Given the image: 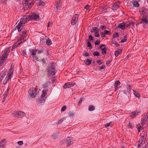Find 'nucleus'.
<instances>
[{"mask_svg": "<svg viewBox=\"0 0 148 148\" xmlns=\"http://www.w3.org/2000/svg\"><path fill=\"white\" fill-rule=\"evenodd\" d=\"M6 73L5 72H2L0 74V82H1L3 80V84L4 85H5L8 82L11 78L9 77L6 75Z\"/></svg>", "mask_w": 148, "mask_h": 148, "instance_id": "f257e3e1", "label": "nucleus"}, {"mask_svg": "<svg viewBox=\"0 0 148 148\" xmlns=\"http://www.w3.org/2000/svg\"><path fill=\"white\" fill-rule=\"evenodd\" d=\"M55 64L52 62L51 63V66H48L47 69V71L49 72V74L54 75L57 72V71L55 69Z\"/></svg>", "mask_w": 148, "mask_h": 148, "instance_id": "f03ea898", "label": "nucleus"}, {"mask_svg": "<svg viewBox=\"0 0 148 148\" xmlns=\"http://www.w3.org/2000/svg\"><path fill=\"white\" fill-rule=\"evenodd\" d=\"M12 115L14 117L17 118H22L25 116V113L22 111H15L12 114Z\"/></svg>", "mask_w": 148, "mask_h": 148, "instance_id": "7ed1b4c3", "label": "nucleus"}, {"mask_svg": "<svg viewBox=\"0 0 148 148\" xmlns=\"http://www.w3.org/2000/svg\"><path fill=\"white\" fill-rule=\"evenodd\" d=\"M38 89L37 88L32 87L30 88L29 91V95L32 97H35L38 93Z\"/></svg>", "mask_w": 148, "mask_h": 148, "instance_id": "20e7f679", "label": "nucleus"}, {"mask_svg": "<svg viewBox=\"0 0 148 148\" xmlns=\"http://www.w3.org/2000/svg\"><path fill=\"white\" fill-rule=\"evenodd\" d=\"M145 136L144 135L140 137V138L138 141V144L137 146L138 148H139L143 145L144 142V141H145Z\"/></svg>", "mask_w": 148, "mask_h": 148, "instance_id": "39448f33", "label": "nucleus"}, {"mask_svg": "<svg viewBox=\"0 0 148 148\" xmlns=\"http://www.w3.org/2000/svg\"><path fill=\"white\" fill-rule=\"evenodd\" d=\"M78 15L77 14H76L73 15L71 22L72 25H74L77 23L78 21Z\"/></svg>", "mask_w": 148, "mask_h": 148, "instance_id": "423d86ee", "label": "nucleus"}, {"mask_svg": "<svg viewBox=\"0 0 148 148\" xmlns=\"http://www.w3.org/2000/svg\"><path fill=\"white\" fill-rule=\"evenodd\" d=\"M130 92V86L127 85L124 87V92L126 94H128Z\"/></svg>", "mask_w": 148, "mask_h": 148, "instance_id": "0eeeda50", "label": "nucleus"}, {"mask_svg": "<svg viewBox=\"0 0 148 148\" xmlns=\"http://www.w3.org/2000/svg\"><path fill=\"white\" fill-rule=\"evenodd\" d=\"M27 32V31L26 30H24L23 31L21 36H20V40H23L24 38L26 37Z\"/></svg>", "mask_w": 148, "mask_h": 148, "instance_id": "6e6552de", "label": "nucleus"}, {"mask_svg": "<svg viewBox=\"0 0 148 148\" xmlns=\"http://www.w3.org/2000/svg\"><path fill=\"white\" fill-rule=\"evenodd\" d=\"M140 13L143 15V17L147 18L148 15V10L145 8H144L140 12Z\"/></svg>", "mask_w": 148, "mask_h": 148, "instance_id": "1a4fd4ad", "label": "nucleus"}, {"mask_svg": "<svg viewBox=\"0 0 148 148\" xmlns=\"http://www.w3.org/2000/svg\"><path fill=\"white\" fill-rule=\"evenodd\" d=\"M13 66H12L11 65L10 68L9 70L8 71V74L7 75L9 77H10L11 78L12 75L13 73Z\"/></svg>", "mask_w": 148, "mask_h": 148, "instance_id": "9d476101", "label": "nucleus"}, {"mask_svg": "<svg viewBox=\"0 0 148 148\" xmlns=\"http://www.w3.org/2000/svg\"><path fill=\"white\" fill-rule=\"evenodd\" d=\"M24 25H22L21 24L19 23L18 25L15 27L14 30L16 29L17 28L18 32H20L21 31Z\"/></svg>", "mask_w": 148, "mask_h": 148, "instance_id": "9b49d317", "label": "nucleus"}, {"mask_svg": "<svg viewBox=\"0 0 148 148\" xmlns=\"http://www.w3.org/2000/svg\"><path fill=\"white\" fill-rule=\"evenodd\" d=\"M31 19L32 20L35 21L37 19L39 18V16L35 14H33L31 16Z\"/></svg>", "mask_w": 148, "mask_h": 148, "instance_id": "f8f14e48", "label": "nucleus"}, {"mask_svg": "<svg viewBox=\"0 0 148 148\" xmlns=\"http://www.w3.org/2000/svg\"><path fill=\"white\" fill-rule=\"evenodd\" d=\"M143 22L145 23V24L146 25H147L148 27V21L146 18L145 17H144V18H143L141 19V22H140L139 23H138L136 25H138L139 24L141 23H142Z\"/></svg>", "mask_w": 148, "mask_h": 148, "instance_id": "ddd939ff", "label": "nucleus"}, {"mask_svg": "<svg viewBox=\"0 0 148 148\" xmlns=\"http://www.w3.org/2000/svg\"><path fill=\"white\" fill-rule=\"evenodd\" d=\"M139 113V112L137 110H135L133 112H132L130 114V116L132 118H134L136 117L137 114Z\"/></svg>", "mask_w": 148, "mask_h": 148, "instance_id": "4468645a", "label": "nucleus"}, {"mask_svg": "<svg viewBox=\"0 0 148 148\" xmlns=\"http://www.w3.org/2000/svg\"><path fill=\"white\" fill-rule=\"evenodd\" d=\"M74 85L68 82L65 84L63 86L64 88H70L73 86Z\"/></svg>", "mask_w": 148, "mask_h": 148, "instance_id": "2eb2a0df", "label": "nucleus"}, {"mask_svg": "<svg viewBox=\"0 0 148 148\" xmlns=\"http://www.w3.org/2000/svg\"><path fill=\"white\" fill-rule=\"evenodd\" d=\"M72 141V140L70 138V137H68L66 140V142L67 143V146L69 147L71 145V142Z\"/></svg>", "mask_w": 148, "mask_h": 148, "instance_id": "dca6fc26", "label": "nucleus"}, {"mask_svg": "<svg viewBox=\"0 0 148 148\" xmlns=\"http://www.w3.org/2000/svg\"><path fill=\"white\" fill-rule=\"evenodd\" d=\"M37 50V51H38V53H43L44 49V48L42 46H40L38 48Z\"/></svg>", "mask_w": 148, "mask_h": 148, "instance_id": "f3484780", "label": "nucleus"}, {"mask_svg": "<svg viewBox=\"0 0 148 148\" xmlns=\"http://www.w3.org/2000/svg\"><path fill=\"white\" fill-rule=\"evenodd\" d=\"M125 25L124 22L118 24V27L121 28L123 30H124L125 29Z\"/></svg>", "mask_w": 148, "mask_h": 148, "instance_id": "a211bd4d", "label": "nucleus"}, {"mask_svg": "<svg viewBox=\"0 0 148 148\" xmlns=\"http://www.w3.org/2000/svg\"><path fill=\"white\" fill-rule=\"evenodd\" d=\"M22 42V41H21L20 42L18 43V42H16L13 45L12 47V50L15 49L16 47H17L18 45H20L21 43Z\"/></svg>", "mask_w": 148, "mask_h": 148, "instance_id": "6ab92c4d", "label": "nucleus"}, {"mask_svg": "<svg viewBox=\"0 0 148 148\" xmlns=\"http://www.w3.org/2000/svg\"><path fill=\"white\" fill-rule=\"evenodd\" d=\"M23 18L26 22L31 20V16H30V15L24 16H23Z\"/></svg>", "mask_w": 148, "mask_h": 148, "instance_id": "aec40b11", "label": "nucleus"}, {"mask_svg": "<svg viewBox=\"0 0 148 148\" xmlns=\"http://www.w3.org/2000/svg\"><path fill=\"white\" fill-rule=\"evenodd\" d=\"M29 51H30L32 55L34 56L36 55V52L37 51V50H36V49H30Z\"/></svg>", "mask_w": 148, "mask_h": 148, "instance_id": "412c9836", "label": "nucleus"}, {"mask_svg": "<svg viewBox=\"0 0 148 148\" xmlns=\"http://www.w3.org/2000/svg\"><path fill=\"white\" fill-rule=\"evenodd\" d=\"M85 64L86 65H89L91 63L92 60L89 59H87L86 61L84 60Z\"/></svg>", "mask_w": 148, "mask_h": 148, "instance_id": "4be33fe9", "label": "nucleus"}, {"mask_svg": "<svg viewBox=\"0 0 148 148\" xmlns=\"http://www.w3.org/2000/svg\"><path fill=\"white\" fill-rule=\"evenodd\" d=\"M136 127L137 128L138 133L140 132L141 130H143V128L142 127L140 124H138L136 125Z\"/></svg>", "mask_w": 148, "mask_h": 148, "instance_id": "5701e85b", "label": "nucleus"}, {"mask_svg": "<svg viewBox=\"0 0 148 148\" xmlns=\"http://www.w3.org/2000/svg\"><path fill=\"white\" fill-rule=\"evenodd\" d=\"M122 51L121 49H119L118 51H116L114 52V55L116 57H117L119 54L121 53Z\"/></svg>", "mask_w": 148, "mask_h": 148, "instance_id": "b1692460", "label": "nucleus"}, {"mask_svg": "<svg viewBox=\"0 0 148 148\" xmlns=\"http://www.w3.org/2000/svg\"><path fill=\"white\" fill-rule=\"evenodd\" d=\"M33 3L32 2H30L27 4V5H26L25 6V8H27V7H28V8H27V9L28 8L30 9L31 7L33 6Z\"/></svg>", "mask_w": 148, "mask_h": 148, "instance_id": "393cba45", "label": "nucleus"}, {"mask_svg": "<svg viewBox=\"0 0 148 148\" xmlns=\"http://www.w3.org/2000/svg\"><path fill=\"white\" fill-rule=\"evenodd\" d=\"M48 91V90H44L42 91V93L41 96V97L42 98H44L46 94H47Z\"/></svg>", "mask_w": 148, "mask_h": 148, "instance_id": "a878e982", "label": "nucleus"}, {"mask_svg": "<svg viewBox=\"0 0 148 148\" xmlns=\"http://www.w3.org/2000/svg\"><path fill=\"white\" fill-rule=\"evenodd\" d=\"M97 27H92L91 29V32H97L98 31H99V29H97Z\"/></svg>", "mask_w": 148, "mask_h": 148, "instance_id": "bb28decb", "label": "nucleus"}, {"mask_svg": "<svg viewBox=\"0 0 148 148\" xmlns=\"http://www.w3.org/2000/svg\"><path fill=\"white\" fill-rule=\"evenodd\" d=\"M101 50L102 51L101 52V53L102 54H106L107 50V49L106 47H103V49H101Z\"/></svg>", "mask_w": 148, "mask_h": 148, "instance_id": "cd10ccee", "label": "nucleus"}, {"mask_svg": "<svg viewBox=\"0 0 148 148\" xmlns=\"http://www.w3.org/2000/svg\"><path fill=\"white\" fill-rule=\"evenodd\" d=\"M26 23V22H25V20L24 19V18H21L20 20V21L19 23L21 24L22 25H23L24 24H25Z\"/></svg>", "mask_w": 148, "mask_h": 148, "instance_id": "c85d7f7f", "label": "nucleus"}, {"mask_svg": "<svg viewBox=\"0 0 148 148\" xmlns=\"http://www.w3.org/2000/svg\"><path fill=\"white\" fill-rule=\"evenodd\" d=\"M46 43L48 46L51 45L52 44V42L51 39L49 38H48L47 40Z\"/></svg>", "mask_w": 148, "mask_h": 148, "instance_id": "c756f323", "label": "nucleus"}, {"mask_svg": "<svg viewBox=\"0 0 148 148\" xmlns=\"http://www.w3.org/2000/svg\"><path fill=\"white\" fill-rule=\"evenodd\" d=\"M4 52V53L3 54L2 56L0 57V58H2L3 59H5V58H7V56L8 55V54L7 53H5Z\"/></svg>", "mask_w": 148, "mask_h": 148, "instance_id": "7c9ffc66", "label": "nucleus"}, {"mask_svg": "<svg viewBox=\"0 0 148 148\" xmlns=\"http://www.w3.org/2000/svg\"><path fill=\"white\" fill-rule=\"evenodd\" d=\"M119 6L116 3H114L113 5V7L116 10L119 8Z\"/></svg>", "mask_w": 148, "mask_h": 148, "instance_id": "2f4dec72", "label": "nucleus"}, {"mask_svg": "<svg viewBox=\"0 0 148 148\" xmlns=\"http://www.w3.org/2000/svg\"><path fill=\"white\" fill-rule=\"evenodd\" d=\"M95 110V108L93 106H90L89 107L88 110L89 111H91L94 110Z\"/></svg>", "mask_w": 148, "mask_h": 148, "instance_id": "473e14b6", "label": "nucleus"}, {"mask_svg": "<svg viewBox=\"0 0 148 148\" xmlns=\"http://www.w3.org/2000/svg\"><path fill=\"white\" fill-rule=\"evenodd\" d=\"M5 61V59H3L0 58V66H1Z\"/></svg>", "mask_w": 148, "mask_h": 148, "instance_id": "72a5a7b5", "label": "nucleus"}, {"mask_svg": "<svg viewBox=\"0 0 148 148\" xmlns=\"http://www.w3.org/2000/svg\"><path fill=\"white\" fill-rule=\"evenodd\" d=\"M133 4L134 6L137 7H138L139 5V3L137 1L133 2Z\"/></svg>", "mask_w": 148, "mask_h": 148, "instance_id": "f704fd0d", "label": "nucleus"}, {"mask_svg": "<svg viewBox=\"0 0 148 148\" xmlns=\"http://www.w3.org/2000/svg\"><path fill=\"white\" fill-rule=\"evenodd\" d=\"M93 55L95 56H100V53L98 51H95L93 53Z\"/></svg>", "mask_w": 148, "mask_h": 148, "instance_id": "c9c22d12", "label": "nucleus"}, {"mask_svg": "<svg viewBox=\"0 0 148 148\" xmlns=\"http://www.w3.org/2000/svg\"><path fill=\"white\" fill-rule=\"evenodd\" d=\"M9 88H8L6 90V91H5L3 94L4 96H5L7 97V96L8 95V92H9Z\"/></svg>", "mask_w": 148, "mask_h": 148, "instance_id": "e433bc0d", "label": "nucleus"}, {"mask_svg": "<svg viewBox=\"0 0 148 148\" xmlns=\"http://www.w3.org/2000/svg\"><path fill=\"white\" fill-rule=\"evenodd\" d=\"M127 37L126 36H124V38L122 39L121 42H124L127 41Z\"/></svg>", "mask_w": 148, "mask_h": 148, "instance_id": "4c0bfd02", "label": "nucleus"}, {"mask_svg": "<svg viewBox=\"0 0 148 148\" xmlns=\"http://www.w3.org/2000/svg\"><path fill=\"white\" fill-rule=\"evenodd\" d=\"M119 35L118 33H117V32H116L113 34V38H119Z\"/></svg>", "mask_w": 148, "mask_h": 148, "instance_id": "58836bf2", "label": "nucleus"}, {"mask_svg": "<svg viewBox=\"0 0 148 148\" xmlns=\"http://www.w3.org/2000/svg\"><path fill=\"white\" fill-rule=\"evenodd\" d=\"M120 84V81L119 80H117L115 82L114 86H119Z\"/></svg>", "mask_w": 148, "mask_h": 148, "instance_id": "ea45409f", "label": "nucleus"}, {"mask_svg": "<svg viewBox=\"0 0 148 148\" xmlns=\"http://www.w3.org/2000/svg\"><path fill=\"white\" fill-rule=\"evenodd\" d=\"M146 122L147 121L143 119L141 120V123L142 125H143L146 124Z\"/></svg>", "mask_w": 148, "mask_h": 148, "instance_id": "a19ab883", "label": "nucleus"}, {"mask_svg": "<svg viewBox=\"0 0 148 148\" xmlns=\"http://www.w3.org/2000/svg\"><path fill=\"white\" fill-rule=\"evenodd\" d=\"M104 32L105 34L110 35L111 34L110 31H107L105 30H104Z\"/></svg>", "mask_w": 148, "mask_h": 148, "instance_id": "79ce46f5", "label": "nucleus"}, {"mask_svg": "<svg viewBox=\"0 0 148 148\" xmlns=\"http://www.w3.org/2000/svg\"><path fill=\"white\" fill-rule=\"evenodd\" d=\"M112 122H110L109 123H106V124L105 125V127H109L110 125L111 124H112Z\"/></svg>", "mask_w": 148, "mask_h": 148, "instance_id": "37998d69", "label": "nucleus"}, {"mask_svg": "<svg viewBox=\"0 0 148 148\" xmlns=\"http://www.w3.org/2000/svg\"><path fill=\"white\" fill-rule=\"evenodd\" d=\"M131 23L130 22L128 21L126 23V25H125V26L126 27H128L131 25Z\"/></svg>", "mask_w": 148, "mask_h": 148, "instance_id": "c03bdc74", "label": "nucleus"}, {"mask_svg": "<svg viewBox=\"0 0 148 148\" xmlns=\"http://www.w3.org/2000/svg\"><path fill=\"white\" fill-rule=\"evenodd\" d=\"M66 106L65 105L63 106L62 108L61 111L62 112H64L66 110Z\"/></svg>", "mask_w": 148, "mask_h": 148, "instance_id": "a18cd8bd", "label": "nucleus"}, {"mask_svg": "<svg viewBox=\"0 0 148 148\" xmlns=\"http://www.w3.org/2000/svg\"><path fill=\"white\" fill-rule=\"evenodd\" d=\"M134 94H135V96L137 97H139L140 95L139 93L137 92H136V91L134 90Z\"/></svg>", "mask_w": 148, "mask_h": 148, "instance_id": "49530a36", "label": "nucleus"}, {"mask_svg": "<svg viewBox=\"0 0 148 148\" xmlns=\"http://www.w3.org/2000/svg\"><path fill=\"white\" fill-rule=\"evenodd\" d=\"M99 32V31H98L97 32H95V35L96 37H99L100 36H99V34L98 33Z\"/></svg>", "mask_w": 148, "mask_h": 148, "instance_id": "de8ad7c7", "label": "nucleus"}, {"mask_svg": "<svg viewBox=\"0 0 148 148\" xmlns=\"http://www.w3.org/2000/svg\"><path fill=\"white\" fill-rule=\"evenodd\" d=\"M87 45L90 48H92V45L91 43L89 42H87Z\"/></svg>", "mask_w": 148, "mask_h": 148, "instance_id": "09e8293b", "label": "nucleus"}, {"mask_svg": "<svg viewBox=\"0 0 148 148\" xmlns=\"http://www.w3.org/2000/svg\"><path fill=\"white\" fill-rule=\"evenodd\" d=\"M29 0H24L23 2V4H25L29 2Z\"/></svg>", "mask_w": 148, "mask_h": 148, "instance_id": "8fccbe9b", "label": "nucleus"}, {"mask_svg": "<svg viewBox=\"0 0 148 148\" xmlns=\"http://www.w3.org/2000/svg\"><path fill=\"white\" fill-rule=\"evenodd\" d=\"M128 125L130 127V128H133L132 123L130 122V121L128 123Z\"/></svg>", "mask_w": 148, "mask_h": 148, "instance_id": "3c124183", "label": "nucleus"}, {"mask_svg": "<svg viewBox=\"0 0 148 148\" xmlns=\"http://www.w3.org/2000/svg\"><path fill=\"white\" fill-rule=\"evenodd\" d=\"M69 115L70 116H74V114L71 112H70L69 113Z\"/></svg>", "mask_w": 148, "mask_h": 148, "instance_id": "603ef678", "label": "nucleus"}, {"mask_svg": "<svg viewBox=\"0 0 148 148\" xmlns=\"http://www.w3.org/2000/svg\"><path fill=\"white\" fill-rule=\"evenodd\" d=\"M112 43L113 44H114V45L115 46H119V45L117 42H115L113 40H112Z\"/></svg>", "mask_w": 148, "mask_h": 148, "instance_id": "864d4df0", "label": "nucleus"}, {"mask_svg": "<svg viewBox=\"0 0 148 148\" xmlns=\"http://www.w3.org/2000/svg\"><path fill=\"white\" fill-rule=\"evenodd\" d=\"M52 25V23L51 22L49 21L48 23V25L47 26V28L50 27V26H51Z\"/></svg>", "mask_w": 148, "mask_h": 148, "instance_id": "5fc2aeb1", "label": "nucleus"}, {"mask_svg": "<svg viewBox=\"0 0 148 148\" xmlns=\"http://www.w3.org/2000/svg\"><path fill=\"white\" fill-rule=\"evenodd\" d=\"M83 54L84 56H89V53L88 52L84 53Z\"/></svg>", "mask_w": 148, "mask_h": 148, "instance_id": "6e6d98bb", "label": "nucleus"}, {"mask_svg": "<svg viewBox=\"0 0 148 148\" xmlns=\"http://www.w3.org/2000/svg\"><path fill=\"white\" fill-rule=\"evenodd\" d=\"M45 98H42L41 99H40V101L41 103H43L45 102Z\"/></svg>", "mask_w": 148, "mask_h": 148, "instance_id": "4d7b16f0", "label": "nucleus"}, {"mask_svg": "<svg viewBox=\"0 0 148 148\" xmlns=\"http://www.w3.org/2000/svg\"><path fill=\"white\" fill-rule=\"evenodd\" d=\"M90 7V6L88 5H86L85 7L84 8V9H86L87 10L89 9V8Z\"/></svg>", "mask_w": 148, "mask_h": 148, "instance_id": "13d9d810", "label": "nucleus"}, {"mask_svg": "<svg viewBox=\"0 0 148 148\" xmlns=\"http://www.w3.org/2000/svg\"><path fill=\"white\" fill-rule=\"evenodd\" d=\"M44 2L43 1H40L39 3V5L40 6H44Z\"/></svg>", "mask_w": 148, "mask_h": 148, "instance_id": "bf43d9fd", "label": "nucleus"}, {"mask_svg": "<svg viewBox=\"0 0 148 148\" xmlns=\"http://www.w3.org/2000/svg\"><path fill=\"white\" fill-rule=\"evenodd\" d=\"M18 144L20 145H21L23 144V141H19L17 143Z\"/></svg>", "mask_w": 148, "mask_h": 148, "instance_id": "052dcab7", "label": "nucleus"}, {"mask_svg": "<svg viewBox=\"0 0 148 148\" xmlns=\"http://www.w3.org/2000/svg\"><path fill=\"white\" fill-rule=\"evenodd\" d=\"M63 121V120L62 119H60V120H59L58 122H57V124H61L62 122Z\"/></svg>", "mask_w": 148, "mask_h": 148, "instance_id": "680f3d73", "label": "nucleus"}, {"mask_svg": "<svg viewBox=\"0 0 148 148\" xmlns=\"http://www.w3.org/2000/svg\"><path fill=\"white\" fill-rule=\"evenodd\" d=\"M100 48L101 49H103V47H106V46L105 45L103 44L101 46H99Z\"/></svg>", "mask_w": 148, "mask_h": 148, "instance_id": "e2e57ef3", "label": "nucleus"}, {"mask_svg": "<svg viewBox=\"0 0 148 148\" xmlns=\"http://www.w3.org/2000/svg\"><path fill=\"white\" fill-rule=\"evenodd\" d=\"M100 43V41L99 40H97L95 41V44L96 45H98Z\"/></svg>", "mask_w": 148, "mask_h": 148, "instance_id": "0e129e2a", "label": "nucleus"}, {"mask_svg": "<svg viewBox=\"0 0 148 148\" xmlns=\"http://www.w3.org/2000/svg\"><path fill=\"white\" fill-rule=\"evenodd\" d=\"M21 52H22V53L23 54V55H26V50H21Z\"/></svg>", "mask_w": 148, "mask_h": 148, "instance_id": "69168bd1", "label": "nucleus"}, {"mask_svg": "<svg viewBox=\"0 0 148 148\" xmlns=\"http://www.w3.org/2000/svg\"><path fill=\"white\" fill-rule=\"evenodd\" d=\"M106 67L104 65H102V66H100L99 68L100 69H102L104 68H105Z\"/></svg>", "mask_w": 148, "mask_h": 148, "instance_id": "338daca9", "label": "nucleus"}, {"mask_svg": "<svg viewBox=\"0 0 148 148\" xmlns=\"http://www.w3.org/2000/svg\"><path fill=\"white\" fill-rule=\"evenodd\" d=\"M1 143H3V144H5V143H6V140H5V139H3L1 142Z\"/></svg>", "mask_w": 148, "mask_h": 148, "instance_id": "774afa93", "label": "nucleus"}]
</instances>
